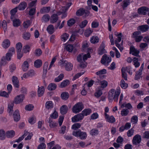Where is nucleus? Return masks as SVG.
I'll return each instance as SVG.
<instances>
[{"label":"nucleus","mask_w":149,"mask_h":149,"mask_svg":"<svg viewBox=\"0 0 149 149\" xmlns=\"http://www.w3.org/2000/svg\"><path fill=\"white\" fill-rule=\"evenodd\" d=\"M50 19V16L48 14H46L43 15L42 18V20L43 21L48 22Z\"/></svg>","instance_id":"44"},{"label":"nucleus","mask_w":149,"mask_h":149,"mask_svg":"<svg viewBox=\"0 0 149 149\" xmlns=\"http://www.w3.org/2000/svg\"><path fill=\"white\" fill-rule=\"evenodd\" d=\"M10 45V42L9 40L8 39L5 40L2 44L3 47L5 49H6Z\"/></svg>","instance_id":"21"},{"label":"nucleus","mask_w":149,"mask_h":149,"mask_svg":"<svg viewBox=\"0 0 149 149\" xmlns=\"http://www.w3.org/2000/svg\"><path fill=\"white\" fill-rule=\"evenodd\" d=\"M88 22L86 20L83 21L81 24L79 25L80 27L81 28L84 27L87 24Z\"/></svg>","instance_id":"59"},{"label":"nucleus","mask_w":149,"mask_h":149,"mask_svg":"<svg viewBox=\"0 0 149 149\" xmlns=\"http://www.w3.org/2000/svg\"><path fill=\"white\" fill-rule=\"evenodd\" d=\"M87 137V134L86 132H82L81 130L80 134L79 137L81 139H85Z\"/></svg>","instance_id":"38"},{"label":"nucleus","mask_w":149,"mask_h":149,"mask_svg":"<svg viewBox=\"0 0 149 149\" xmlns=\"http://www.w3.org/2000/svg\"><path fill=\"white\" fill-rule=\"evenodd\" d=\"M73 46L72 45H68L66 46V50L70 52H72L73 49Z\"/></svg>","instance_id":"49"},{"label":"nucleus","mask_w":149,"mask_h":149,"mask_svg":"<svg viewBox=\"0 0 149 149\" xmlns=\"http://www.w3.org/2000/svg\"><path fill=\"white\" fill-rule=\"evenodd\" d=\"M48 123H49V126L51 128H55L58 125V123L54 121L50 118H49Z\"/></svg>","instance_id":"14"},{"label":"nucleus","mask_w":149,"mask_h":149,"mask_svg":"<svg viewBox=\"0 0 149 149\" xmlns=\"http://www.w3.org/2000/svg\"><path fill=\"white\" fill-rule=\"evenodd\" d=\"M84 9L83 8H81L79 9L76 12V15L77 16H81L84 14Z\"/></svg>","instance_id":"37"},{"label":"nucleus","mask_w":149,"mask_h":149,"mask_svg":"<svg viewBox=\"0 0 149 149\" xmlns=\"http://www.w3.org/2000/svg\"><path fill=\"white\" fill-rule=\"evenodd\" d=\"M129 112V110L128 109H124L121 111V114L122 116H126L127 115Z\"/></svg>","instance_id":"45"},{"label":"nucleus","mask_w":149,"mask_h":149,"mask_svg":"<svg viewBox=\"0 0 149 149\" xmlns=\"http://www.w3.org/2000/svg\"><path fill=\"white\" fill-rule=\"evenodd\" d=\"M29 67V65L28 62L27 61H25L22 65V69L24 71H27Z\"/></svg>","instance_id":"24"},{"label":"nucleus","mask_w":149,"mask_h":149,"mask_svg":"<svg viewBox=\"0 0 149 149\" xmlns=\"http://www.w3.org/2000/svg\"><path fill=\"white\" fill-rule=\"evenodd\" d=\"M111 58L110 56H107V55L105 54L102 57L101 60V63L105 66H107L109 63L111 61Z\"/></svg>","instance_id":"4"},{"label":"nucleus","mask_w":149,"mask_h":149,"mask_svg":"<svg viewBox=\"0 0 149 149\" xmlns=\"http://www.w3.org/2000/svg\"><path fill=\"white\" fill-rule=\"evenodd\" d=\"M149 28V26L147 24H145L139 26L138 27V30L143 32H145L148 31Z\"/></svg>","instance_id":"15"},{"label":"nucleus","mask_w":149,"mask_h":149,"mask_svg":"<svg viewBox=\"0 0 149 149\" xmlns=\"http://www.w3.org/2000/svg\"><path fill=\"white\" fill-rule=\"evenodd\" d=\"M59 64L61 66H64L65 69L67 71H70L72 69L73 65L67 61H60Z\"/></svg>","instance_id":"2"},{"label":"nucleus","mask_w":149,"mask_h":149,"mask_svg":"<svg viewBox=\"0 0 149 149\" xmlns=\"http://www.w3.org/2000/svg\"><path fill=\"white\" fill-rule=\"evenodd\" d=\"M13 117L14 120L15 121H18L20 119V116L19 111L16 110L13 113Z\"/></svg>","instance_id":"17"},{"label":"nucleus","mask_w":149,"mask_h":149,"mask_svg":"<svg viewBox=\"0 0 149 149\" xmlns=\"http://www.w3.org/2000/svg\"><path fill=\"white\" fill-rule=\"evenodd\" d=\"M69 94L67 92L63 93L61 95V98L64 100L68 99L69 97Z\"/></svg>","instance_id":"34"},{"label":"nucleus","mask_w":149,"mask_h":149,"mask_svg":"<svg viewBox=\"0 0 149 149\" xmlns=\"http://www.w3.org/2000/svg\"><path fill=\"white\" fill-rule=\"evenodd\" d=\"M31 24V22L30 21L28 20L24 22L23 26L25 28H27Z\"/></svg>","instance_id":"60"},{"label":"nucleus","mask_w":149,"mask_h":149,"mask_svg":"<svg viewBox=\"0 0 149 149\" xmlns=\"http://www.w3.org/2000/svg\"><path fill=\"white\" fill-rule=\"evenodd\" d=\"M58 17L57 14H54L51 16L50 22L52 24L56 22L58 20Z\"/></svg>","instance_id":"16"},{"label":"nucleus","mask_w":149,"mask_h":149,"mask_svg":"<svg viewBox=\"0 0 149 149\" xmlns=\"http://www.w3.org/2000/svg\"><path fill=\"white\" fill-rule=\"evenodd\" d=\"M99 130L97 129H93L91 130L90 132V134L92 136L97 135L99 134Z\"/></svg>","instance_id":"36"},{"label":"nucleus","mask_w":149,"mask_h":149,"mask_svg":"<svg viewBox=\"0 0 149 149\" xmlns=\"http://www.w3.org/2000/svg\"><path fill=\"white\" fill-rule=\"evenodd\" d=\"M84 108L82 102H79L76 104L73 107L72 112L76 113H79Z\"/></svg>","instance_id":"3"},{"label":"nucleus","mask_w":149,"mask_h":149,"mask_svg":"<svg viewBox=\"0 0 149 149\" xmlns=\"http://www.w3.org/2000/svg\"><path fill=\"white\" fill-rule=\"evenodd\" d=\"M105 47V45L102 42L99 48L98 53L99 55H102L106 52V51L104 49Z\"/></svg>","instance_id":"12"},{"label":"nucleus","mask_w":149,"mask_h":149,"mask_svg":"<svg viewBox=\"0 0 149 149\" xmlns=\"http://www.w3.org/2000/svg\"><path fill=\"white\" fill-rule=\"evenodd\" d=\"M102 90L98 88L97 92L95 93V95L96 97H99L102 94Z\"/></svg>","instance_id":"53"},{"label":"nucleus","mask_w":149,"mask_h":149,"mask_svg":"<svg viewBox=\"0 0 149 149\" xmlns=\"http://www.w3.org/2000/svg\"><path fill=\"white\" fill-rule=\"evenodd\" d=\"M42 52L40 49H38L36 50L35 52V55L36 56H39L42 54Z\"/></svg>","instance_id":"57"},{"label":"nucleus","mask_w":149,"mask_h":149,"mask_svg":"<svg viewBox=\"0 0 149 149\" xmlns=\"http://www.w3.org/2000/svg\"><path fill=\"white\" fill-rule=\"evenodd\" d=\"M104 115L107 121L110 123H113L115 122V119L113 116H110L106 113H104Z\"/></svg>","instance_id":"10"},{"label":"nucleus","mask_w":149,"mask_h":149,"mask_svg":"<svg viewBox=\"0 0 149 149\" xmlns=\"http://www.w3.org/2000/svg\"><path fill=\"white\" fill-rule=\"evenodd\" d=\"M130 54H132L133 55L140 58V56L139 55V51L137 49L135 48L133 46H131L130 48Z\"/></svg>","instance_id":"5"},{"label":"nucleus","mask_w":149,"mask_h":149,"mask_svg":"<svg viewBox=\"0 0 149 149\" xmlns=\"http://www.w3.org/2000/svg\"><path fill=\"white\" fill-rule=\"evenodd\" d=\"M56 87L57 86L55 84L51 83L49 85L47 88L49 91H53L56 88Z\"/></svg>","instance_id":"27"},{"label":"nucleus","mask_w":149,"mask_h":149,"mask_svg":"<svg viewBox=\"0 0 149 149\" xmlns=\"http://www.w3.org/2000/svg\"><path fill=\"white\" fill-rule=\"evenodd\" d=\"M122 3L123 4L121 6L123 9L124 10L130 4V0H124L123 1Z\"/></svg>","instance_id":"29"},{"label":"nucleus","mask_w":149,"mask_h":149,"mask_svg":"<svg viewBox=\"0 0 149 149\" xmlns=\"http://www.w3.org/2000/svg\"><path fill=\"white\" fill-rule=\"evenodd\" d=\"M99 38L97 36H93L91 39V41L92 43H97L99 41Z\"/></svg>","instance_id":"39"},{"label":"nucleus","mask_w":149,"mask_h":149,"mask_svg":"<svg viewBox=\"0 0 149 149\" xmlns=\"http://www.w3.org/2000/svg\"><path fill=\"white\" fill-rule=\"evenodd\" d=\"M149 8L146 7H142L138 9V13L139 14L145 15L147 12L149 11Z\"/></svg>","instance_id":"11"},{"label":"nucleus","mask_w":149,"mask_h":149,"mask_svg":"<svg viewBox=\"0 0 149 149\" xmlns=\"http://www.w3.org/2000/svg\"><path fill=\"white\" fill-rule=\"evenodd\" d=\"M13 25L14 26L17 27L20 26L21 24L20 20L18 19L13 20Z\"/></svg>","instance_id":"32"},{"label":"nucleus","mask_w":149,"mask_h":149,"mask_svg":"<svg viewBox=\"0 0 149 149\" xmlns=\"http://www.w3.org/2000/svg\"><path fill=\"white\" fill-rule=\"evenodd\" d=\"M42 64L41 60L38 59L36 60L34 63V66L36 68H39L41 67Z\"/></svg>","instance_id":"26"},{"label":"nucleus","mask_w":149,"mask_h":149,"mask_svg":"<svg viewBox=\"0 0 149 149\" xmlns=\"http://www.w3.org/2000/svg\"><path fill=\"white\" fill-rule=\"evenodd\" d=\"M141 141V137L139 134L135 135L132 139V143L136 145L139 143Z\"/></svg>","instance_id":"6"},{"label":"nucleus","mask_w":149,"mask_h":149,"mask_svg":"<svg viewBox=\"0 0 149 149\" xmlns=\"http://www.w3.org/2000/svg\"><path fill=\"white\" fill-rule=\"evenodd\" d=\"M50 8L49 6L43 7L40 9V12L42 14L48 13L50 11Z\"/></svg>","instance_id":"23"},{"label":"nucleus","mask_w":149,"mask_h":149,"mask_svg":"<svg viewBox=\"0 0 149 149\" xmlns=\"http://www.w3.org/2000/svg\"><path fill=\"white\" fill-rule=\"evenodd\" d=\"M34 107L31 104L27 105L25 107V109L28 111H31L33 109Z\"/></svg>","instance_id":"61"},{"label":"nucleus","mask_w":149,"mask_h":149,"mask_svg":"<svg viewBox=\"0 0 149 149\" xmlns=\"http://www.w3.org/2000/svg\"><path fill=\"white\" fill-rule=\"evenodd\" d=\"M142 138L144 139H149V131H146L143 134Z\"/></svg>","instance_id":"64"},{"label":"nucleus","mask_w":149,"mask_h":149,"mask_svg":"<svg viewBox=\"0 0 149 149\" xmlns=\"http://www.w3.org/2000/svg\"><path fill=\"white\" fill-rule=\"evenodd\" d=\"M57 112L55 111L53 113L50 115V118L54 119L58 117Z\"/></svg>","instance_id":"62"},{"label":"nucleus","mask_w":149,"mask_h":149,"mask_svg":"<svg viewBox=\"0 0 149 149\" xmlns=\"http://www.w3.org/2000/svg\"><path fill=\"white\" fill-rule=\"evenodd\" d=\"M24 98V96L23 95H17L15 97L13 102L16 104H19L22 102Z\"/></svg>","instance_id":"8"},{"label":"nucleus","mask_w":149,"mask_h":149,"mask_svg":"<svg viewBox=\"0 0 149 149\" xmlns=\"http://www.w3.org/2000/svg\"><path fill=\"white\" fill-rule=\"evenodd\" d=\"M47 31L50 34L54 32V27L52 25L50 24L48 26L47 29Z\"/></svg>","instance_id":"33"},{"label":"nucleus","mask_w":149,"mask_h":149,"mask_svg":"<svg viewBox=\"0 0 149 149\" xmlns=\"http://www.w3.org/2000/svg\"><path fill=\"white\" fill-rule=\"evenodd\" d=\"M106 73V70L105 69H103L97 72L96 74L98 75H100L105 74Z\"/></svg>","instance_id":"58"},{"label":"nucleus","mask_w":149,"mask_h":149,"mask_svg":"<svg viewBox=\"0 0 149 149\" xmlns=\"http://www.w3.org/2000/svg\"><path fill=\"white\" fill-rule=\"evenodd\" d=\"M125 69L124 67H123L121 69L122 77L125 80H127V74L125 72Z\"/></svg>","instance_id":"35"},{"label":"nucleus","mask_w":149,"mask_h":149,"mask_svg":"<svg viewBox=\"0 0 149 149\" xmlns=\"http://www.w3.org/2000/svg\"><path fill=\"white\" fill-rule=\"evenodd\" d=\"M64 77V74L61 73L57 77L54 79V81L56 82H58L61 80Z\"/></svg>","instance_id":"40"},{"label":"nucleus","mask_w":149,"mask_h":149,"mask_svg":"<svg viewBox=\"0 0 149 149\" xmlns=\"http://www.w3.org/2000/svg\"><path fill=\"white\" fill-rule=\"evenodd\" d=\"M124 107L127 108L128 109H130L132 108V106L130 103H128L127 104H122L121 106V108H123Z\"/></svg>","instance_id":"56"},{"label":"nucleus","mask_w":149,"mask_h":149,"mask_svg":"<svg viewBox=\"0 0 149 149\" xmlns=\"http://www.w3.org/2000/svg\"><path fill=\"white\" fill-rule=\"evenodd\" d=\"M134 131V130L132 128L129 130L127 133V136L128 137L132 136L133 135Z\"/></svg>","instance_id":"50"},{"label":"nucleus","mask_w":149,"mask_h":149,"mask_svg":"<svg viewBox=\"0 0 149 149\" xmlns=\"http://www.w3.org/2000/svg\"><path fill=\"white\" fill-rule=\"evenodd\" d=\"M84 117L81 113H80L75 115L72 118V122H78L83 119Z\"/></svg>","instance_id":"9"},{"label":"nucleus","mask_w":149,"mask_h":149,"mask_svg":"<svg viewBox=\"0 0 149 149\" xmlns=\"http://www.w3.org/2000/svg\"><path fill=\"white\" fill-rule=\"evenodd\" d=\"M81 124L79 123H76L74 124L72 127V129L76 130L80 127Z\"/></svg>","instance_id":"46"},{"label":"nucleus","mask_w":149,"mask_h":149,"mask_svg":"<svg viewBox=\"0 0 149 149\" xmlns=\"http://www.w3.org/2000/svg\"><path fill=\"white\" fill-rule=\"evenodd\" d=\"M15 134V132L13 130L8 131L6 132V136L8 138H12L13 137Z\"/></svg>","instance_id":"28"},{"label":"nucleus","mask_w":149,"mask_h":149,"mask_svg":"<svg viewBox=\"0 0 149 149\" xmlns=\"http://www.w3.org/2000/svg\"><path fill=\"white\" fill-rule=\"evenodd\" d=\"M120 89H117L116 91L114 89H112L109 91L108 95V97L110 102L112 101L113 99L114 101H117L118 96L120 93Z\"/></svg>","instance_id":"1"},{"label":"nucleus","mask_w":149,"mask_h":149,"mask_svg":"<svg viewBox=\"0 0 149 149\" xmlns=\"http://www.w3.org/2000/svg\"><path fill=\"white\" fill-rule=\"evenodd\" d=\"M46 107L48 109L53 108V106L52 102L51 101L47 102L46 103Z\"/></svg>","instance_id":"48"},{"label":"nucleus","mask_w":149,"mask_h":149,"mask_svg":"<svg viewBox=\"0 0 149 149\" xmlns=\"http://www.w3.org/2000/svg\"><path fill=\"white\" fill-rule=\"evenodd\" d=\"M13 106L14 103L12 102H10L8 104L7 111L9 113V115L10 116L12 115Z\"/></svg>","instance_id":"18"},{"label":"nucleus","mask_w":149,"mask_h":149,"mask_svg":"<svg viewBox=\"0 0 149 149\" xmlns=\"http://www.w3.org/2000/svg\"><path fill=\"white\" fill-rule=\"evenodd\" d=\"M45 90V88L43 86H41L38 88L37 94L39 97H40L43 95L44 93Z\"/></svg>","instance_id":"20"},{"label":"nucleus","mask_w":149,"mask_h":149,"mask_svg":"<svg viewBox=\"0 0 149 149\" xmlns=\"http://www.w3.org/2000/svg\"><path fill=\"white\" fill-rule=\"evenodd\" d=\"M131 121L133 124H136L138 121V117L136 116H134L131 118Z\"/></svg>","instance_id":"55"},{"label":"nucleus","mask_w":149,"mask_h":149,"mask_svg":"<svg viewBox=\"0 0 149 149\" xmlns=\"http://www.w3.org/2000/svg\"><path fill=\"white\" fill-rule=\"evenodd\" d=\"M22 48V45L20 42H18L16 44V48L17 50V52H21Z\"/></svg>","instance_id":"43"},{"label":"nucleus","mask_w":149,"mask_h":149,"mask_svg":"<svg viewBox=\"0 0 149 149\" xmlns=\"http://www.w3.org/2000/svg\"><path fill=\"white\" fill-rule=\"evenodd\" d=\"M30 34L28 32L24 33L23 34V38L26 40H29L30 38Z\"/></svg>","instance_id":"52"},{"label":"nucleus","mask_w":149,"mask_h":149,"mask_svg":"<svg viewBox=\"0 0 149 149\" xmlns=\"http://www.w3.org/2000/svg\"><path fill=\"white\" fill-rule=\"evenodd\" d=\"M68 109V107L66 105H63L60 108V113L62 115L65 114L67 113Z\"/></svg>","instance_id":"19"},{"label":"nucleus","mask_w":149,"mask_h":149,"mask_svg":"<svg viewBox=\"0 0 149 149\" xmlns=\"http://www.w3.org/2000/svg\"><path fill=\"white\" fill-rule=\"evenodd\" d=\"M75 23V20L73 18L70 19L67 22V24L69 26L72 25Z\"/></svg>","instance_id":"47"},{"label":"nucleus","mask_w":149,"mask_h":149,"mask_svg":"<svg viewBox=\"0 0 149 149\" xmlns=\"http://www.w3.org/2000/svg\"><path fill=\"white\" fill-rule=\"evenodd\" d=\"M70 83V82L69 80H65L61 83L60 87L61 88L65 87L69 85Z\"/></svg>","instance_id":"22"},{"label":"nucleus","mask_w":149,"mask_h":149,"mask_svg":"<svg viewBox=\"0 0 149 149\" xmlns=\"http://www.w3.org/2000/svg\"><path fill=\"white\" fill-rule=\"evenodd\" d=\"M6 137V134L5 131L3 130H0V139H4Z\"/></svg>","instance_id":"42"},{"label":"nucleus","mask_w":149,"mask_h":149,"mask_svg":"<svg viewBox=\"0 0 149 149\" xmlns=\"http://www.w3.org/2000/svg\"><path fill=\"white\" fill-rule=\"evenodd\" d=\"M12 56L10 55L8 53L6 54V57L3 56L2 57L1 59V64L2 65H4L6 64V60L9 61L11 59V57Z\"/></svg>","instance_id":"7"},{"label":"nucleus","mask_w":149,"mask_h":149,"mask_svg":"<svg viewBox=\"0 0 149 149\" xmlns=\"http://www.w3.org/2000/svg\"><path fill=\"white\" fill-rule=\"evenodd\" d=\"M120 86L123 89H126L128 86V84L125 83L123 79H122L120 81Z\"/></svg>","instance_id":"41"},{"label":"nucleus","mask_w":149,"mask_h":149,"mask_svg":"<svg viewBox=\"0 0 149 149\" xmlns=\"http://www.w3.org/2000/svg\"><path fill=\"white\" fill-rule=\"evenodd\" d=\"M12 81L13 85L17 88L19 87V82L17 77L13 76L12 78Z\"/></svg>","instance_id":"13"},{"label":"nucleus","mask_w":149,"mask_h":149,"mask_svg":"<svg viewBox=\"0 0 149 149\" xmlns=\"http://www.w3.org/2000/svg\"><path fill=\"white\" fill-rule=\"evenodd\" d=\"M69 36V35L68 34L66 33H64L61 36V40L62 41L65 42L68 39Z\"/></svg>","instance_id":"31"},{"label":"nucleus","mask_w":149,"mask_h":149,"mask_svg":"<svg viewBox=\"0 0 149 149\" xmlns=\"http://www.w3.org/2000/svg\"><path fill=\"white\" fill-rule=\"evenodd\" d=\"M26 3L25 2H23L19 4L18 8L19 10H23L26 7Z\"/></svg>","instance_id":"25"},{"label":"nucleus","mask_w":149,"mask_h":149,"mask_svg":"<svg viewBox=\"0 0 149 149\" xmlns=\"http://www.w3.org/2000/svg\"><path fill=\"white\" fill-rule=\"evenodd\" d=\"M91 112V110L90 109H87L84 110L81 113L83 115V117L84 116H86L90 114Z\"/></svg>","instance_id":"30"},{"label":"nucleus","mask_w":149,"mask_h":149,"mask_svg":"<svg viewBox=\"0 0 149 149\" xmlns=\"http://www.w3.org/2000/svg\"><path fill=\"white\" fill-rule=\"evenodd\" d=\"M100 85L101 87L104 88L107 86L108 82L107 81L104 80L100 81Z\"/></svg>","instance_id":"51"},{"label":"nucleus","mask_w":149,"mask_h":149,"mask_svg":"<svg viewBox=\"0 0 149 149\" xmlns=\"http://www.w3.org/2000/svg\"><path fill=\"white\" fill-rule=\"evenodd\" d=\"M30 47L28 45H26L23 48V51L25 53H26L29 52Z\"/></svg>","instance_id":"54"},{"label":"nucleus","mask_w":149,"mask_h":149,"mask_svg":"<svg viewBox=\"0 0 149 149\" xmlns=\"http://www.w3.org/2000/svg\"><path fill=\"white\" fill-rule=\"evenodd\" d=\"M36 118L34 116H33L30 118L29 120V123L31 124H33L36 122Z\"/></svg>","instance_id":"63"}]
</instances>
